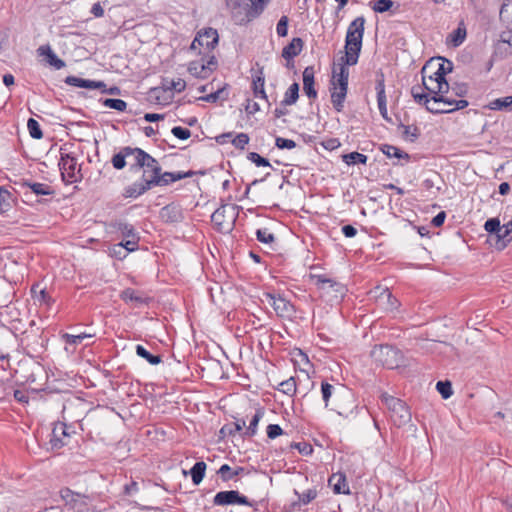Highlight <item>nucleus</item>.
Listing matches in <instances>:
<instances>
[{"label":"nucleus","instance_id":"obj_56","mask_svg":"<svg viewBox=\"0 0 512 512\" xmlns=\"http://www.w3.org/2000/svg\"><path fill=\"white\" fill-rule=\"evenodd\" d=\"M295 494L298 495V499L301 504L307 505L317 497V490L316 489H308L307 491H305L301 494H299L297 491H295Z\"/></svg>","mask_w":512,"mask_h":512},{"label":"nucleus","instance_id":"obj_58","mask_svg":"<svg viewBox=\"0 0 512 512\" xmlns=\"http://www.w3.org/2000/svg\"><path fill=\"white\" fill-rule=\"evenodd\" d=\"M403 128H404L403 136L405 137V139H407L411 142H414L418 138L419 129L416 126L407 125V126H403Z\"/></svg>","mask_w":512,"mask_h":512},{"label":"nucleus","instance_id":"obj_34","mask_svg":"<svg viewBox=\"0 0 512 512\" xmlns=\"http://www.w3.org/2000/svg\"><path fill=\"white\" fill-rule=\"evenodd\" d=\"M380 150L388 158L395 157V158H398V159H404L406 161L410 160V155L408 153L400 150L396 146L389 145V144H383V145H381Z\"/></svg>","mask_w":512,"mask_h":512},{"label":"nucleus","instance_id":"obj_62","mask_svg":"<svg viewBox=\"0 0 512 512\" xmlns=\"http://www.w3.org/2000/svg\"><path fill=\"white\" fill-rule=\"evenodd\" d=\"M109 251L111 256L120 260L124 259L128 255L127 251H125L124 247L120 243L111 246Z\"/></svg>","mask_w":512,"mask_h":512},{"label":"nucleus","instance_id":"obj_39","mask_svg":"<svg viewBox=\"0 0 512 512\" xmlns=\"http://www.w3.org/2000/svg\"><path fill=\"white\" fill-rule=\"evenodd\" d=\"M489 107L492 110L512 111V96L497 98L490 103Z\"/></svg>","mask_w":512,"mask_h":512},{"label":"nucleus","instance_id":"obj_33","mask_svg":"<svg viewBox=\"0 0 512 512\" xmlns=\"http://www.w3.org/2000/svg\"><path fill=\"white\" fill-rule=\"evenodd\" d=\"M132 147H124L118 153L113 155L111 163L117 170H121L126 166V158L131 156Z\"/></svg>","mask_w":512,"mask_h":512},{"label":"nucleus","instance_id":"obj_35","mask_svg":"<svg viewBox=\"0 0 512 512\" xmlns=\"http://www.w3.org/2000/svg\"><path fill=\"white\" fill-rule=\"evenodd\" d=\"M270 1L271 0H250V7L247 11L248 19L258 17Z\"/></svg>","mask_w":512,"mask_h":512},{"label":"nucleus","instance_id":"obj_30","mask_svg":"<svg viewBox=\"0 0 512 512\" xmlns=\"http://www.w3.org/2000/svg\"><path fill=\"white\" fill-rule=\"evenodd\" d=\"M512 241V219L503 225L502 233L498 235V241H496V248L498 250H504L508 244Z\"/></svg>","mask_w":512,"mask_h":512},{"label":"nucleus","instance_id":"obj_10","mask_svg":"<svg viewBox=\"0 0 512 512\" xmlns=\"http://www.w3.org/2000/svg\"><path fill=\"white\" fill-rule=\"evenodd\" d=\"M60 496L65 502L62 512H96L87 502V497L75 493L69 488L60 491Z\"/></svg>","mask_w":512,"mask_h":512},{"label":"nucleus","instance_id":"obj_24","mask_svg":"<svg viewBox=\"0 0 512 512\" xmlns=\"http://www.w3.org/2000/svg\"><path fill=\"white\" fill-rule=\"evenodd\" d=\"M303 90L308 98H317V91L314 87V68L312 66L306 67L303 71Z\"/></svg>","mask_w":512,"mask_h":512},{"label":"nucleus","instance_id":"obj_27","mask_svg":"<svg viewBox=\"0 0 512 512\" xmlns=\"http://www.w3.org/2000/svg\"><path fill=\"white\" fill-rule=\"evenodd\" d=\"M303 46L304 42L301 38H293L291 42L283 48L282 57L287 61L292 60L301 53Z\"/></svg>","mask_w":512,"mask_h":512},{"label":"nucleus","instance_id":"obj_37","mask_svg":"<svg viewBox=\"0 0 512 512\" xmlns=\"http://www.w3.org/2000/svg\"><path fill=\"white\" fill-rule=\"evenodd\" d=\"M299 98V84L293 83L285 92L284 98L282 100V104L285 106H290L296 103Z\"/></svg>","mask_w":512,"mask_h":512},{"label":"nucleus","instance_id":"obj_6","mask_svg":"<svg viewBox=\"0 0 512 512\" xmlns=\"http://www.w3.org/2000/svg\"><path fill=\"white\" fill-rule=\"evenodd\" d=\"M381 400L390 411L391 419L396 426L401 427L411 420V413L405 402L386 393L382 394Z\"/></svg>","mask_w":512,"mask_h":512},{"label":"nucleus","instance_id":"obj_32","mask_svg":"<svg viewBox=\"0 0 512 512\" xmlns=\"http://www.w3.org/2000/svg\"><path fill=\"white\" fill-rule=\"evenodd\" d=\"M329 484L333 487L335 494H349V488L346 482V478L342 474L332 475L329 478Z\"/></svg>","mask_w":512,"mask_h":512},{"label":"nucleus","instance_id":"obj_5","mask_svg":"<svg viewBox=\"0 0 512 512\" xmlns=\"http://www.w3.org/2000/svg\"><path fill=\"white\" fill-rule=\"evenodd\" d=\"M239 214L237 205H221L211 215V221L219 232H230Z\"/></svg>","mask_w":512,"mask_h":512},{"label":"nucleus","instance_id":"obj_19","mask_svg":"<svg viewBox=\"0 0 512 512\" xmlns=\"http://www.w3.org/2000/svg\"><path fill=\"white\" fill-rule=\"evenodd\" d=\"M106 231L108 233H120L124 238L134 237V234L136 233L133 225L121 220H115L107 223Z\"/></svg>","mask_w":512,"mask_h":512},{"label":"nucleus","instance_id":"obj_16","mask_svg":"<svg viewBox=\"0 0 512 512\" xmlns=\"http://www.w3.org/2000/svg\"><path fill=\"white\" fill-rule=\"evenodd\" d=\"M70 434L65 423L59 422L52 429L50 445L52 449H60L68 443Z\"/></svg>","mask_w":512,"mask_h":512},{"label":"nucleus","instance_id":"obj_52","mask_svg":"<svg viewBox=\"0 0 512 512\" xmlns=\"http://www.w3.org/2000/svg\"><path fill=\"white\" fill-rule=\"evenodd\" d=\"M436 389L444 399L450 398L453 394L452 385L449 381H438Z\"/></svg>","mask_w":512,"mask_h":512},{"label":"nucleus","instance_id":"obj_44","mask_svg":"<svg viewBox=\"0 0 512 512\" xmlns=\"http://www.w3.org/2000/svg\"><path fill=\"white\" fill-rule=\"evenodd\" d=\"M500 19L506 22L512 29V0H508L501 6Z\"/></svg>","mask_w":512,"mask_h":512},{"label":"nucleus","instance_id":"obj_38","mask_svg":"<svg viewBox=\"0 0 512 512\" xmlns=\"http://www.w3.org/2000/svg\"><path fill=\"white\" fill-rule=\"evenodd\" d=\"M244 471L243 467H237L235 470H232V468L228 464H223L219 470L218 474L220 475L221 479L224 482H227L231 479H233L235 476H238Z\"/></svg>","mask_w":512,"mask_h":512},{"label":"nucleus","instance_id":"obj_43","mask_svg":"<svg viewBox=\"0 0 512 512\" xmlns=\"http://www.w3.org/2000/svg\"><path fill=\"white\" fill-rule=\"evenodd\" d=\"M278 390L288 396H293L297 390L295 379L290 377L289 379L282 381L279 384Z\"/></svg>","mask_w":512,"mask_h":512},{"label":"nucleus","instance_id":"obj_57","mask_svg":"<svg viewBox=\"0 0 512 512\" xmlns=\"http://www.w3.org/2000/svg\"><path fill=\"white\" fill-rule=\"evenodd\" d=\"M139 236L137 233L134 234V237L126 238L124 242H120L124 247L127 253L133 252L138 249Z\"/></svg>","mask_w":512,"mask_h":512},{"label":"nucleus","instance_id":"obj_40","mask_svg":"<svg viewBox=\"0 0 512 512\" xmlns=\"http://www.w3.org/2000/svg\"><path fill=\"white\" fill-rule=\"evenodd\" d=\"M136 354L137 356L145 359L148 363L152 365H157L162 362L160 355H153L148 350L144 348L142 345L136 346Z\"/></svg>","mask_w":512,"mask_h":512},{"label":"nucleus","instance_id":"obj_17","mask_svg":"<svg viewBox=\"0 0 512 512\" xmlns=\"http://www.w3.org/2000/svg\"><path fill=\"white\" fill-rule=\"evenodd\" d=\"M194 175L193 171L188 172H162V168L160 167V173L157 175V178L152 183L154 187L157 186H167L176 181L182 180L184 178L192 177Z\"/></svg>","mask_w":512,"mask_h":512},{"label":"nucleus","instance_id":"obj_28","mask_svg":"<svg viewBox=\"0 0 512 512\" xmlns=\"http://www.w3.org/2000/svg\"><path fill=\"white\" fill-rule=\"evenodd\" d=\"M467 30L463 21L458 24V27L450 33L447 38V43L453 47H459L466 39Z\"/></svg>","mask_w":512,"mask_h":512},{"label":"nucleus","instance_id":"obj_20","mask_svg":"<svg viewBox=\"0 0 512 512\" xmlns=\"http://www.w3.org/2000/svg\"><path fill=\"white\" fill-rule=\"evenodd\" d=\"M67 85L85 88V89H100L105 88L106 85L102 81H94L89 79H83L76 76H67L64 80Z\"/></svg>","mask_w":512,"mask_h":512},{"label":"nucleus","instance_id":"obj_54","mask_svg":"<svg viewBox=\"0 0 512 512\" xmlns=\"http://www.w3.org/2000/svg\"><path fill=\"white\" fill-rule=\"evenodd\" d=\"M453 69V63L449 60H443L442 63L438 64V68L431 74L438 77L441 74L445 78L446 74L450 73Z\"/></svg>","mask_w":512,"mask_h":512},{"label":"nucleus","instance_id":"obj_41","mask_svg":"<svg viewBox=\"0 0 512 512\" xmlns=\"http://www.w3.org/2000/svg\"><path fill=\"white\" fill-rule=\"evenodd\" d=\"M343 162L347 165L366 164L368 157L359 152H351L342 156Z\"/></svg>","mask_w":512,"mask_h":512},{"label":"nucleus","instance_id":"obj_59","mask_svg":"<svg viewBox=\"0 0 512 512\" xmlns=\"http://www.w3.org/2000/svg\"><path fill=\"white\" fill-rule=\"evenodd\" d=\"M288 17L282 16L276 26V32L279 37H285L288 33Z\"/></svg>","mask_w":512,"mask_h":512},{"label":"nucleus","instance_id":"obj_29","mask_svg":"<svg viewBox=\"0 0 512 512\" xmlns=\"http://www.w3.org/2000/svg\"><path fill=\"white\" fill-rule=\"evenodd\" d=\"M151 190L149 187H147L143 182L136 181L132 183L131 185H128L124 188L123 191V197L124 198H138L141 195L145 194L147 191Z\"/></svg>","mask_w":512,"mask_h":512},{"label":"nucleus","instance_id":"obj_31","mask_svg":"<svg viewBox=\"0 0 512 512\" xmlns=\"http://www.w3.org/2000/svg\"><path fill=\"white\" fill-rule=\"evenodd\" d=\"M264 414V408H258L255 410V413L252 415L249 425L246 427V430L243 433L244 437H253L256 435L259 421L264 417Z\"/></svg>","mask_w":512,"mask_h":512},{"label":"nucleus","instance_id":"obj_36","mask_svg":"<svg viewBox=\"0 0 512 512\" xmlns=\"http://www.w3.org/2000/svg\"><path fill=\"white\" fill-rule=\"evenodd\" d=\"M205 471L206 463L203 461L196 462L190 469L191 478L195 485H199L202 482L205 476Z\"/></svg>","mask_w":512,"mask_h":512},{"label":"nucleus","instance_id":"obj_1","mask_svg":"<svg viewBox=\"0 0 512 512\" xmlns=\"http://www.w3.org/2000/svg\"><path fill=\"white\" fill-rule=\"evenodd\" d=\"M411 94L415 102L424 105L427 111L433 114L452 113L468 106L467 100L456 99L457 97L452 93L450 87L448 93H443L442 96L434 98H429L428 94H422L420 86H413L411 88Z\"/></svg>","mask_w":512,"mask_h":512},{"label":"nucleus","instance_id":"obj_22","mask_svg":"<svg viewBox=\"0 0 512 512\" xmlns=\"http://www.w3.org/2000/svg\"><path fill=\"white\" fill-rule=\"evenodd\" d=\"M21 185L36 196H53L55 194V190L46 183L25 180Z\"/></svg>","mask_w":512,"mask_h":512},{"label":"nucleus","instance_id":"obj_50","mask_svg":"<svg viewBox=\"0 0 512 512\" xmlns=\"http://www.w3.org/2000/svg\"><path fill=\"white\" fill-rule=\"evenodd\" d=\"M91 334L81 333L78 335H72V334H64L62 338L64 339L65 343L67 345H77L80 344L84 339L91 338Z\"/></svg>","mask_w":512,"mask_h":512},{"label":"nucleus","instance_id":"obj_64","mask_svg":"<svg viewBox=\"0 0 512 512\" xmlns=\"http://www.w3.org/2000/svg\"><path fill=\"white\" fill-rule=\"evenodd\" d=\"M172 134L180 139V140H186L191 136V131L187 128H183L181 126H175L171 130Z\"/></svg>","mask_w":512,"mask_h":512},{"label":"nucleus","instance_id":"obj_42","mask_svg":"<svg viewBox=\"0 0 512 512\" xmlns=\"http://www.w3.org/2000/svg\"><path fill=\"white\" fill-rule=\"evenodd\" d=\"M502 228H503V226H501L499 218H496V217L489 218L484 223L485 231L488 233H491V234H495L496 241H498V235H500L502 233Z\"/></svg>","mask_w":512,"mask_h":512},{"label":"nucleus","instance_id":"obj_46","mask_svg":"<svg viewBox=\"0 0 512 512\" xmlns=\"http://www.w3.org/2000/svg\"><path fill=\"white\" fill-rule=\"evenodd\" d=\"M371 4V8L376 13H384L389 11L393 7L394 2L392 0H375L371 2Z\"/></svg>","mask_w":512,"mask_h":512},{"label":"nucleus","instance_id":"obj_12","mask_svg":"<svg viewBox=\"0 0 512 512\" xmlns=\"http://www.w3.org/2000/svg\"><path fill=\"white\" fill-rule=\"evenodd\" d=\"M357 408L354 394L351 390L341 387L336 392L334 410L343 417H349Z\"/></svg>","mask_w":512,"mask_h":512},{"label":"nucleus","instance_id":"obj_8","mask_svg":"<svg viewBox=\"0 0 512 512\" xmlns=\"http://www.w3.org/2000/svg\"><path fill=\"white\" fill-rule=\"evenodd\" d=\"M430 69V65H425L422 68V83L423 87L426 90L425 94H428L429 98L442 96L443 93L449 92V83L446 78L442 77L441 74L438 77L429 74L428 70ZM424 94V92H421Z\"/></svg>","mask_w":512,"mask_h":512},{"label":"nucleus","instance_id":"obj_23","mask_svg":"<svg viewBox=\"0 0 512 512\" xmlns=\"http://www.w3.org/2000/svg\"><path fill=\"white\" fill-rule=\"evenodd\" d=\"M131 156L134 157V164L132 169H141L142 167H150L153 163L154 157L142 150L141 148H132Z\"/></svg>","mask_w":512,"mask_h":512},{"label":"nucleus","instance_id":"obj_26","mask_svg":"<svg viewBox=\"0 0 512 512\" xmlns=\"http://www.w3.org/2000/svg\"><path fill=\"white\" fill-rule=\"evenodd\" d=\"M39 56H45L49 65L56 69H62L65 67V62L58 58L49 45H42L37 49Z\"/></svg>","mask_w":512,"mask_h":512},{"label":"nucleus","instance_id":"obj_9","mask_svg":"<svg viewBox=\"0 0 512 512\" xmlns=\"http://www.w3.org/2000/svg\"><path fill=\"white\" fill-rule=\"evenodd\" d=\"M218 32L214 28H205L200 30L190 45L191 51L199 49V54L206 55L210 54L211 51L218 44Z\"/></svg>","mask_w":512,"mask_h":512},{"label":"nucleus","instance_id":"obj_18","mask_svg":"<svg viewBox=\"0 0 512 512\" xmlns=\"http://www.w3.org/2000/svg\"><path fill=\"white\" fill-rule=\"evenodd\" d=\"M375 90L377 92V103H378L379 112L385 120H390L388 117V111H387V101H386L385 83H384V74L383 73H380L377 76Z\"/></svg>","mask_w":512,"mask_h":512},{"label":"nucleus","instance_id":"obj_13","mask_svg":"<svg viewBox=\"0 0 512 512\" xmlns=\"http://www.w3.org/2000/svg\"><path fill=\"white\" fill-rule=\"evenodd\" d=\"M254 503L236 490L220 491L213 498V504L217 506L245 505L253 507Z\"/></svg>","mask_w":512,"mask_h":512},{"label":"nucleus","instance_id":"obj_48","mask_svg":"<svg viewBox=\"0 0 512 512\" xmlns=\"http://www.w3.org/2000/svg\"><path fill=\"white\" fill-rule=\"evenodd\" d=\"M256 238L259 242L264 244H271L275 241V236L268 228L258 229L256 231Z\"/></svg>","mask_w":512,"mask_h":512},{"label":"nucleus","instance_id":"obj_25","mask_svg":"<svg viewBox=\"0 0 512 512\" xmlns=\"http://www.w3.org/2000/svg\"><path fill=\"white\" fill-rule=\"evenodd\" d=\"M160 167L161 166H160L159 162L154 158L153 163L151 164V168L150 167H142L141 168L143 170V172H142L140 181L143 182V184H145L150 189L154 188V184L150 183V182H153L156 180L157 175H159V173H160Z\"/></svg>","mask_w":512,"mask_h":512},{"label":"nucleus","instance_id":"obj_4","mask_svg":"<svg viewBox=\"0 0 512 512\" xmlns=\"http://www.w3.org/2000/svg\"><path fill=\"white\" fill-rule=\"evenodd\" d=\"M372 358L388 369L407 366V359L403 352L392 345L375 346L371 351Z\"/></svg>","mask_w":512,"mask_h":512},{"label":"nucleus","instance_id":"obj_21","mask_svg":"<svg viewBox=\"0 0 512 512\" xmlns=\"http://www.w3.org/2000/svg\"><path fill=\"white\" fill-rule=\"evenodd\" d=\"M120 298L125 303H130L134 307H139L141 305L147 304L148 298H146L143 293L136 291L132 288H126L120 293Z\"/></svg>","mask_w":512,"mask_h":512},{"label":"nucleus","instance_id":"obj_45","mask_svg":"<svg viewBox=\"0 0 512 512\" xmlns=\"http://www.w3.org/2000/svg\"><path fill=\"white\" fill-rule=\"evenodd\" d=\"M379 301L387 302V309L393 310L398 307V300L391 294L388 289H383L379 295Z\"/></svg>","mask_w":512,"mask_h":512},{"label":"nucleus","instance_id":"obj_7","mask_svg":"<svg viewBox=\"0 0 512 512\" xmlns=\"http://www.w3.org/2000/svg\"><path fill=\"white\" fill-rule=\"evenodd\" d=\"M59 169L61 171L62 180L65 183L72 184L81 181V165L78 163L77 157L72 153H66L61 149V157L59 161Z\"/></svg>","mask_w":512,"mask_h":512},{"label":"nucleus","instance_id":"obj_60","mask_svg":"<svg viewBox=\"0 0 512 512\" xmlns=\"http://www.w3.org/2000/svg\"><path fill=\"white\" fill-rule=\"evenodd\" d=\"M247 158L248 160H250L252 163H254L256 166H267V167H270V163L269 161L260 156L258 153L256 152H250L248 155H247Z\"/></svg>","mask_w":512,"mask_h":512},{"label":"nucleus","instance_id":"obj_15","mask_svg":"<svg viewBox=\"0 0 512 512\" xmlns=\"http://www.w3.org/2000/svg\"><path fill=\"white\" fill-rule=\"evenodd\" d=\"M313 280L315 281V285L322 291V294H330L331 292H334V298L336 300L341 299L345 292L346 288L343 284L327 278L324 275H314L312 276Z\"/></svg>","mask_w":512,"mask_h":512},{"label":"nucleus","instance_id":"obj_49","mask_svg":"<svg viewBox=\"0 0 512 512\" xmlns=\"http://www.w3.org/2000/svg\"><path fill=\"white\" fill-rule=\"evenodd\" d=\"M27 128H28L29 134L32 138L41 139L43 137V133L40 128V125L35 119H33V118L28 119Z\"/></svg>","mask_w":512,"mask_h":512},{"label":"nucleus","instance_id":"obj_47","mask_svg":"<svg viewBox=\"0 0 512 512\" xmlns=\"http://www.w3.org/2000/svg\"><path fill=\"white\" fill-rule=\"evenodd\" d=\"M103 105L110 109H115L117 111H125L127 108V103L122 99H114V98H106L103 101Z\"/></svg>","mask_w":512,"mask_h":512},{"label":"nucleus","instance_id":"obj_3","mask_svg":"<svg viewBox=\"0 0 512 512\" xmlns=\"http://www.w3.org/2000/svg\"><path fill=\"white\" fill-rule=\"evenodd\" d=\"M344 63L339 64L338 69L333 70L331 80V103L337 112H342L348 92L349 69Z\"/></svg>","mask_w":512,"mask_h":512},{"label":"nucleus","instance_id":"obj_51","mask_svg":"<svg viewBox=\"0 0 512 512\" xmlns=\"http://www.w3.org/2000/svg\"><path fill=\"white\" fill-rule=\"evenodd\" d=\"M228 98V90L224 88H220L217 91L210 93L203 97L202 99L206 102H216L217 100H226Z\"/></svg>","mask_w":512,"mask_h":512},{"label":"nucleus","instance_id":"obj_61","mask_svg":"<svg viewBox=\"0 0 512 512\" xmlns=\"http://www.w3.org/2000/svg\"><path fill=\"white\" fill-rule=\"evenodd\" d=\"M165 85L167 89L176 92H182L186 88V82L182 78L173 79Z\"/></svg>","mask_w":512,"mask_h":512},{"label":"nucleus","instance_id":"obj_53","mask_svg":"<svg viewBox=\"0 0 512 512\" xmlns=\"http://www.w3.org/2000/svg\"><path fill=\"white\" fill-rule=\"evenodd\" d=\"M253 92L255 97L267 99V95L265 93L264 89V78L263 77H257L253 81Z\"/></svg>","mask_w":512,"mask_h":512},{"label":"nucleus","instance_id":"obj_63","mask_svg":"<svg viewBox=\"0 0 512 512\" xmlns=\"http://www.w3.org/2000/svg\"><path fill=\"white\" fill-rule=\"evenodd\" d=\"M249 142V136L246 133H239L232 139V144L239 149H244Z\"/></svg>","mask_w":512,"mask_h":512},{"label":"nucleus","instance_id":"obj_14","mask_svg":"<svg viewBox=\"0 0 512 512\" xmlns=\"http://www.w3.org/2000/svg\"><path fill=\"white\" fill-rule=\"evenodd\" d=\"M207 58L206 61L203 58L201 60L191 61L188 65V72L197 78H208L216 68L217 60L213 55H208Z\"/></svg>","mask_w":512,"mask_h":512},{"label":"nucleus","instance_id":"obj_11","mask_svg":"<svg viewBox=\"0 0 512 512\" xmlns=\"http://www.w3.org/2000/svg\"><path fill=\"white\" fill-rule=\"evenodd\" d=\"M263 296L272 306L278 317L284 319H292L294 317L296 312L294 305L281 294L266 292Z\"/></svg>","mask_w":512,"mask_h":512},{"label":"nucleus","instance_id":"obj_55","mask_svg":"<svg viewBox=\"0 0 512 512\" xmlns=\"http://www.w3.org/2000/svg\"><path fill=\"white\" fill-rule=\"evenodd\" d=\"M335 387L328 382H322L321 384V393L323 401L325 402V406L328 407L329 399L333 394L336 395Z\"/></svg>","mask_w":512,"mask_h":512},{"label":"nucleus","instance_id":"obj_2","mask_svg":"<svg viewBox=\"0 0 512 512\" xmlns=\"http://www.w3.org/2000/svg\"><path fill=\"white\" fill-rule=\"evenodd\" d=\"M365 18L359 16L355 18L348 26L346 39H345V59L346 65H355L358 61L359 54L362 48V40L365 30Z\"/></svg>","mask_w":512,"mask_h":512}]
</instances>
